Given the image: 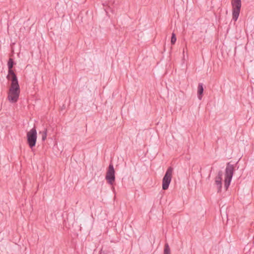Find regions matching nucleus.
<instances>
[{
    "label": "nucleus",
    "mask_w": 254,
    "mask_h": 254,
    "mask_svg": "<svg viewBox=\"0 0 254 254\" xmlns=\"http://www.w3.org/2000/svg\"><path fill=\"white\" fill-rule=\"evenodd\" d=\"M9 87L7 91V100L12 104L16 103L19 98L20 88L17 78L7 79Z\"/></svg>",
    "instance_id": "nucleus-1"
},
{
    "label": "nucleus",
    "mask_w": 254,
    "mask_h": 254,
    "mask_svg": "<svg viewBox=\"0 0 254 254\" xmlns=\"http://www.w3.org/2000/svg\"><path fill=\"white\" fill-rule=\"evenodd\" d=\"M234 170V167L233 165L229 163H228L225 169L224 178V186L226 190L228 189L230 185L232 178L233 175Z\"/></svg>",
    "instance_id": "nucleus-2"
},
{
    "label": "nucleus",
    "mask_w": 254,
    "mask_h": 254,
    "mask_svg": "<svg viewBox=\"0 0 254 254\" xmlns=\"http://www.w3.org/2000/svg\"><path fill=\"white\" fill-rule=\"evenodd\" d=\"M27 143L30 148L34 147L36 143L37 133L35 128L28 131L26 134Z\"/></svg>",
    "instance_id": "nucleus-3"
},
{
    "label": "nucleus",
    "mask_w": 254,
    "mask_h": 254,
    "mask_svg": "<svg viewBox=\"0 0 254 254\" xmlns=\"http://www.w3.org/2000/svg\"><path fill=\"white\" fill-rule=\"evenodd\" d=\"M231 4L232 7V19L236 21L239 17L241 7V0H232Z\"/></svg>",
    "instance_id": "nucleus-4"
},
{
    "label": "nucleus",
    "mask_w": 254,
    "mask_h": 254,
    "mask_svg": "<svg viewBox=\"0 0 254 254\" xmlns=\"http://www.w3.org/2000/svg\"><path fill=\"white\" fill-rule=\"evenodd\" d=\"M173 171V169L169 167L166 172L162 180V189L164 190H166L169 188L172 180Z\"/></svg>",
    "instance_id": "nucleus-5"
},
{
    "label": "nucleus",
    "mask_w": 254,
    "mask_h": 254,
    "mask_svg": "<svg viewBox=\"0 0 254 254\" xmlns=\"http://www.w3.org/2000/svg\"><path fill=\"white\" fill-rule=\"evenodd\" d=\"M115 171L114 169L113 165L112 164H110L108 170L107 171L106 179L107 182L110 184H113L115 180Z\"/></svg>",
    "instance_id": "nucleus-6"
},
{
    "label": "nucleus",
    "mask_w": 254,
    "mask_h": 254,
    "mask_svg": "<svg viewBox=\"0 0 254 254\" xmlns=\"http://www.w3.org/2000/svg\"><path fill=\"white\" fill-rule=\"evenodd\" d=\"M13 65V62L12 59H10L8 62L7 65L8 67V74L7 75V79H11L17 78L16 74L12 69Z\"/></svg>",
    "instance_id": "nucleus-7"
},
{
    "label": "nucleus",
    "mask_w": 254,
    "mask_h": 254,
    "mask_svg": "<svg viewBox=\"0 0 254 254\" xmlns=\"http://www.w3.org/2000/svg\"><path fill=\"white\" fill-rule=\"evenodd\" d=\"M222 175L219 173V176L216 177L215 181V185L217 186L218 190H220L222 188Z\"/></svg>",
    "instance_id": "nucleus-8"
},
{
    "label": "nucleus",
    "mask_w": 254,
    "mask_h": 254,
    "mask_svg": "<svg viewBox=\"0 0 254 254\" xmlns=\"http://www.w3.org/2000/svg\"><path fill=\"white\" fill-rule=\"evenodd\" d=\"M203 92V86L201 84H199L198 85L197 87V94H198V98L199 100H201L202 96V94Z\"/></svg>",
    "instance_id": "nucleus-9"
},
{
    "label": "nucleus",
    "mask_w": 254,
    "mask_h": 254,
    "mask_svg": "<svg viewBox=\"0 0 254 254\" xmlns=\"http://www.w3.org/2000/svg\"><path fill=\"white\" fill-rule=\"evenodd\" d=\"M164 254H171V250L168 244L165 245Z\"/></svg>",
    "instance_id": "nucleus-10"
},
{
    "label": "nucleus",
    "mask_w": 254,
    "mask_h": 254,
    "mask_svg": "<svg viewBox=\"0 0 254 254\" xmlns=\"http://www.w3.org/2000/svg\"><path fill=\"white\" fill-rule=\"evenodd\" d=\"M176 40H177V38L175 36V34L174 33H172L171 40V44L174 45L175 43Z\"/></svg>",
    "instance_id": "nucleus-11"
},
{
    "label": "nucleus",
    "mask_w": 254,
    "mask_h": 254,
    "mask_svg": "<svg viewBox=\"0 0 254 254\" xmlns=\"http://www.w3.org/2000/svg\"><path fill=\"white\" fill-rule=\"evenodd\" d=\"M47 138V132L46 131L43 132L42 140H45Z\"/></svg>",
    "instance_id": "nucleus-12"
}]
</instances>
